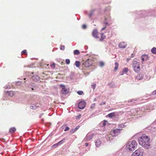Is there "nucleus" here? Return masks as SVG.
<instances>
[{
    "label": "nucleus",
    "mask_w": 156,
    "mask_h": 156,
    "mask_svg": "<svg viewBox=\"0 0 156 156\" xmlns=\"http://www.w3.org/2000/svg\"><path fill=\"white\" fill-rule=\"evenodd\" d=\"M150 138L146 134L142 135L139 137L138 141L140 145L146 149H148L150 147Z\"/></svg>",
    "instance_id": "1"
},
{
    "label": "nucleus",
    "mask_w": 156,
    "mask_h": 156,
    "mask_svg": "<svg viewBox=\"0 0 156 156\" xmlns=\"http://www.w3.org/2000/svg\"><path fill=\"white\" fill-rule=\"evenodd\" d=\"M137 143L135 140H133L132 141H129L127 143L126 146V149L129 151H133Z\"/></svg>",
    "instance_id": "2"
},
{
    "label": "nucleus",
    "mask_w": 156,
    "mask_h": 156,
    "mask_svg": "<svg viewBox=\"0 0 156 156\" xmlns=\"http://www.w3.org/2000/svg\"><path fill=\"white\" fill-rule=\"evenodd\" d=\"M143 150L141 148H139L136 150L133 154L136 156H143Z\"/></svg>",
    "instance_id": "3"
},
{
    "label": "nucleus",
    "mask_w": 156,
    "mask_h": 156,
    "mask_svg": "<svg viewBox=\"0 0 156 156\" xmlns=\"http://www.w3.org/2000/svg\"><path fill=\"white\" fill-rule=\"evenodd\" d=\"M92 60L88 59L83 63L82 67H88L92 65Z\"/></svg>",
    "instance_id": "4"
},
{
    "label": "nucleus",
    "mask_w": 156,
    "mask_h": 156,
    "mask_svg": "<svg viewBox=\"0 0 156 156\" xmlns=\"http://www.w3.org/2000/svg\"><path fill=\"white\" fill-rule=\"evenodd\" d=\"M60 87L61 90V93L62 94H66L68 93L69 90L66 89L64 85L61 84Z\"/></svg>",
    "instance_id": "5"
},
{
    "label": "nucleus",
    "mask_w": 156,
    "mask_h": 156,
    "mask_svg": "<svg viewBox=\"0 0 156 156\" xmlns=\"http://www.w3.org/2000/svg\"><path fill=\"white\" fill-rule=\"evenodd\" d=\"M121 129H115L112 130L111 133L112 135V136H116L120 133Z\"/></svg>",
    "instance_id": "6"
},
{
    "label": "nucleus",
    "mask_w": 156,
    "mask_h": 156,
    "mask_svg": "<svg viewBox=\"0 0 156 156\" xmlns=\"http://www.w3.org/2000/svg\"><path fill=\"white\" fill-rule=\"evenodd\" d=\"M86 103L84 101H81L78 104V107L79 109H83L85 107Z\"/></svg>",
    "instance_id": "7"
},
{
    "label": "nucleus",
    "mask_w": 156,
    "mask_h": 156,
    "mask_svg": "<svg viewBox=\"0 0 156 156\" xmlns=\"http://www.w3.org/2000/svg\"><path fill=\"white\" fill-rule=\"evenodd\" d=\"M92 35L93 37L96 38H98L99 37L98 36V32L97 29H94L92 33Z\"/></svg>",
    "instance_id": "8"
},
{
    "label": "nucleus",
    "mask_w": 156,
    "mask_h": 156,
    "mask_svg": "<svg viewBox=\"0 0 156 156\" xmlns=\"http://www.w3.org/2000/svg\"><path fill=\"white\" fill-rule=\"evenodd\" d=\"M150 133L153 135L156 136V127H152L150 130Z\"/></svg>",
    "instance_id": "9"
},
{
    "label": "nucleus",
    "mask_w": 156,
    "mask_h": 156,
    "mask_svg": "<svg viewBox=\"0 0 156 156\" xmlns=\"http://www.w3.org/2000/svg\"><path fill=\"white\" fill-rule=\"evenodd\" d=\"M31 79L34 80V81L36 82L40 80V77L37 75H35L31 76Z\"/></svg>",
    "instance_id": "10"
},
{
    "label": "nucleus",
    "mask_w": 156,
    "mask_h": 156,
    "mask_svg": "<svg viewBox=\"0 0 156 156\" xmlns=\"http://www.w3.org/2000/svg\"><path fill=\"white\" fill-rule=\"evenodd\" d=\"M149 57L148 56L146 55H143L141 57V59L142 62L144 61H147Z\"/></svg>",
    "instance_id": "11"
},
{
    "label": "nucleus",
    "mask_w": 156,
    "mask_h": 156,
    "mask_svg": "<svg viewBox=\"0 0 156 156\" xmlns=\"http://www.w3.org/2000/svg\"><path fill=\"white\" fill-rule=\"evenodd\" d=\"M133 68H140L139 63L137 62L136 61H135L133 62Z\"/></svg>",
    "instance_id": "12"
},
{
    "label": "nucleus",
    "mask_w": 156,
    "mask_h": 156,
    "mask_svg": "<svg viewBox=\"0 0 156 156\" xmlns=\"http://www.w3.org/2000/svg\"><path fill=\"white\" fill-rule=\"evenodd\" d=\"M93 135H87L84 139L85 141H88L90 140L93 137Z\"/></svg>",
    "instance_id": "13"
},
{
    "label": "nucleus",
    "mask_w": 156,
    "mask_h": 156,
    "mask_svg": "<svg viewBox=\"0 0 156 156\" xmlns=\"http://www.w3.org/2000/svg\"><path fill=\"white\" fill-rule=\"evenodd\" d=\"M126 46V44L124 42H121L119 44L120 48H125Z\"/></svg>",
    "instance_id": "14"
},
{
    "label": "nucleus",
    "mask_w": 156,
    "mask_h": 156,
    "mask_svg": "<svg viewBox=\"0 0 156 156\" xmlns=\"http://www.w3.org/2000/svg\"><path fill=\"white\" fill-rule=\"evenodd\" d=\"M113 136H112V135L111 134V133L110 134L107 135L106 138L108 141H110L113 139L112 137Z\"/></svg>",
    "instance_id": "15"
},
{
    "label": "nucleus",
    "mask_w": 156,
    "mask_h": 156,
    "mask_svg": "<svg viewBox=\"0 0 156 156\" xmlns=\"http://www.w3.org/2000/svg\"><path fill=\"white\" fill-rule=\"evenodd\" d=\"M39 106V104H37L36 105L33 104L30 106V108L31 109H35Z\"/></svg>",
    "instance_id": "16"
},
{
    "label": "nucleus",
    "mask_w": 156,
    "mask_h": 156,
    "mask_svg": "<svg viewBox=\"0 0 156 156\" xmlns=\"http://www.w3.org/2000/svg\"><path fill=\"white\" fill-rule=\"evenodd\" d=\"M95 145L96 147H99L101 144V140L98 139L95 142Z\"/></svg>",
    "instance_id": "17"
},
{
    "label": "nucleus",
    "mask_w": 156,
    "mask_h": 156,
    "mask_svg": "<svg viewBox=\"0 0 156 156\" xmlns=\"http://www.w3.org/2000/svg\"><path fill=\"white\" fill-rule=\"evenodd\" d=\"M6 92L8 93V95L10 97L13 96L15 94V93L13 91H11L9 92L7 91Z\"/></svg>",
    "instance_id": "18"
},
{
    "label": "nucleus",
    "mask_w": 156,
    "mask_h": 156,
    "mask_svg": "<svg viewBox=\"0 0 156 156\" xmlns=\"http://www.w3.org/2000/svg\"><path fill=\"white\" fill-rule=\"evenodd\" d=\"M108 85L110 87H115V84L113 82L108 83Z\"/></svg>",
    "instance_id": "19"
},
{
    "label": "nucleus",
    "mask_w": 156,
    "mask_h": 156,
    "mask_svg": "<svg viewBox=\"0 0 156 156\" xmlns=\"http://www.w3.org/2000/svg\"><path fill=\"white\" fill-rule=\"evenodd\" d=\"M108 117L110 118H112L113 117H114L115 116V112H112L110 113L108 115Z\"/></svg>",
    "instance_id": "20"
},
{
    "label": "nucleus",
    "mask_w": 156,
    "mask_h": 156,
    "mask_svg": "<svg viewBox=\"0 0 156 156\" xmlns=\"http://www.w3.org/2000/svg\"><path fill=\"white\" fill-rule=\"evenodd\" d=\"M128 71V69H123L121 73L120 74L121 75H122L126 73Z\"/></svg>",
    "instance_id": "21"
},
{
    "label": "nucleus",
    "mask_w": 156,
    "mask_h": 156,
    "mask_svg": "<svg viewBox=\"0 0 156 156\" xmlns=\"http://www.w3.org/2000/svg\"><path fill=\"white\" fill-rule=\"evenodd\" d=\"M16 130V129L15 127H12L10 128L9 131L10 133H14Z\"/></svg>",
    "instance_id": "22"
},
{
    "label": "nucleus",
    "mask_w": 156,
    "mask_h": 156,
    "mask_svg": "<svg viewBox=\"0 0 156 156\" xmlns=\"http://www.w3.org/2000/svg\"><path fill=\"white\" fill-rule=\"evenodd\" d=\"M105 36L104 34L103 33H102L101 34V38L100 39V41H103L104 39L105 38Z\"/></svg>",
    "instance_id": "23"
},
{
    "label": "nucleus",
    "mask_w": 156,
    "mask_h": 156,
    "mask_svg": "<svg viewBox=\"0 0 156 156\" xmlns=\"http://www.w3.org/2000/svg\"><path fill=\"white\" fill-rule=\"evenodd\" d=\"M107 123L108 122L107 121L104 120L103 122L101 123L100 125L102 126H105Z\"/></svg>",
    "instance_id": "24"
},
{
    "label": "nucleus",
    "mask_w": 156,
    "mask_h": 156,
    "mask_svg": "<svg viewBox=\"0 0 156 156\" xmlns=\"http://www.w3.org/2000/svg\"><path fill=\"white\" fill-rule=\"evenodd\" d=\"M143 76L142 74L136 76V79L139 80H140L143 79Z\"/></svg>",
    "instance_id": "25"
},
{
    "label": "nucleus",
    "mask_w": 156,
    "mask_h": 156,
    "mask_svg": "<svg viewBox=\"0 0 156 156\" xmlns=\"http://www.w3.org/2000/svg\"><path fill=\"white\" fill-rule=\"evenodd\" d=\"M75 65L77 67H79L80 65V62L79 61H76L75 62Z\"/></svg>",
    "instance_id": "26"
},
{
    "label": "nucleus",
    "mask_w": 156,
    "mask_h": 156,
    "mask_svg": "<svg viewBox=\"0 0 156 156\" xmlns=\"http://www.w3.org/2000/svg\"><path fill=\"white\" fill-rule=\"evenodd\" d=\"M151 51L153 54H156V48H153L151 50Z\"/></svg>",
    "instance_id": "27"
},
{
    "label": "nucleus",
    "mask_w": 156,
    "mask_h": 156,
    "mask_svg": "<svg viewBox=\"0 0 156 156\" xmlns=\"http://www.w3.org/2000/svg\"><path fill=\"white\" fill-rule=\"evenodd\" d=\"M74 54L75 55H78L80 54V52L78 50H75L73 51Z\"/></svg>",
    "instance_id": "28"
},
{
    "label": "nucleus",
    "mask_w": 156,
    "mask_h": 156,
    "mask_svg": "<svg viewBox=\"0 0 156 156\" xmlns=\"http://www.w3.org/2000/svg\"><path fill=\"white\" fill-rule=\"evenodd\" d=\"M34 86H33V85H32V84H27L26 85V86L27 87H28L30 89H31L32 87H33Z\"/></svg>",
    "instance_id": "29"
},
{
    "label": "nucleus",
    "mask_w": 156,
    "mask_h": 156,
    "mask_svg": "<svg viewBox=\"0 0 156 156\" xmlns=\"http://www.w3.org/2000/svg\"><path fill=\"white\" fill-rule=\"evenodd\" d=\"M65 140V139L64 138L62 140L58 142V144L59 145H60L62 144L63 143V141Z\"/></svg>",
    "instance_id": "30"
},
{
    "label": "nucleus",
    "mask_w": 156,
    "mask_h": 156,
    "mask_svg": "<svg viewBox=\"0 0 156 156\" xmlns=\"http://www.w3.org/2000/svg\"><path fill=\"white\" fill-rule=\"evenodd\" d=\"M22 83V82L20 81H18L16 82V84L18 86L20 85Z\"/></svg>",
    "instance_id": "31"
},
{
    "label": "nucleus",
    "mask_w": 156,
    "mask_h": 156,
    "mask_svg": "<svg viewBox=\"0 0 156 156\" xmlns=\"http://www.w3.org/2000/svg\"><path fill=\"white\" fill-rule=\"evenodd\" d=\"M125 127V125L123 124H121L119 125V128H124Z\"/></svg>",
    "instance_id": "32"
},
{
    "label": "nucleus",
    "mask_w": 156,
    "mask_h": 156,
    "mask_svg": "<svg viewBox=\"0 0 156 156\" xmlns=\"http://www.w3.org/2000/svg\"><path fill=\"white\" fill-rule=\"evenodd\" d=\"M77 94L79 95H81L83 94V91L81 90H79L77 91Z\"/></svg>",
    "instance_id": "33"
},
{
    "label": "nucleus",
    "mask_w": 156,
    "mask_h": 156,
    "mask_svg": "<svg viewBox=\"0 0 156 156\" xmlns=\"http://www.w3.org/2000/svg\"><path fill=\"white\" fill-rule=\"evenodd\" d=\"M115 66L114 68H118L119 66V64L117 62H115Z\"/></svg>",
    "instance_id": "34"
},
{
    "label": "nucleus",
    "mask_w": 156,
    "mask_h": 156,
    "mask_svg": "<svg viewBox=\"0 0 156 156\" xmlns=\"http://www.w3.org/2000/svg\"><path fill=\"white\" fill-rule=\"evenodd\" d=\"M65 46L64 45H61L60 47V49L62 50H65Z\"/></svg>",
    "instance_id": "35"
},
{
    "label": "nucleus",
    "mask_w": 156,
    "mask_h": 156,
    "mask_svg": "<svg viewBox=\"0 0 156 156\" xmlns=\"http://www.w3.org/2000/svg\"><path fill=\"white\" fill-rule=\"evenodd\" d=\"M66 62L67 64H69L70 62V61L69 59H67L66 60Z\"/></svg>",
    "instance_id": "36"
},
{
    "label": "nucleus",
    "mask_w": 156,
    "mask_h": 156,
    "mask_svg": "<svg viewBox=\"0 0 156 156\" xmlns=\"http://www.w3.org/2000/svg\"><path fill=\"white\" fill-rule=\"evenodd\" d=\"M96 84L95 83H94L92 84L91 85V87L93 88V89L94 90L95 89L96 87Z\"/></svg>",
    "instance_id": "37"
},
{
    "label": "nucleus",
    "mask_w": 156,
    "mask_h": 156,
    "mask_svg": "<svg viewBox=\"0 0 156 156\" xmlns=\"http://www.w3.org/2000/svg\"><path fill=\"white\" fill-rule=\"evenodd\" d=\"M27 51L26 50H24L22 51V54H27Z\"/></svg>",
    "instance_id": "38"
},
{
    "label": "nucleus",
    "mask_w": 156,
    "mask_h": 156,
    "mask_svg": "<svg viewBox=\"0 0 156 156\" xmlns=\"http://www.w3.org/2000/svg\"><path fill=\"white\" fill-rule=\"evenodd\" d=\"M104 64H104V62H101L100 63V66L101 67H102V66H103L104 65Z\"/></svg>",
    "instance_id": "39"
},
{
    "label": "nucleus",
    "mask_w": 156,
    "mask_h": 156,
    "mask_svg": "<svg viewBox=\"0 0 156 156\" xmlns=\"http://www.w3.org/2000/svg\"><path fill=\"white\" fill-rule=\"evenodd\" d=\"M55 63H53L52 64H51L50 65L51 67V68H55Z\"/></svg>",
    "instance_id": "40"
},
{
    "label": "nucleus",
    "mask_w": 156,
    "mask_h": 156,
    "mask_svg": "<svg viewBox=\"0 0 156 156\" xmlns=\"http://www.w3.org/2000/svg\"><path fill=\"white\" fill-rule=\"evenodd\" d=\"M31 89L32 91L36 90V87L34 86L32 87Z\"/></svg>",
    "instance_id": "41"
},
{
    "label": "nucleus",
    "mask_w": 156,
    "mask_h": 156,
    "mask_svg": "<svg viewBox=\"0 0 156 156\" xmlns=\"http://www.w3.org/2000/svg\"><path fill=\"white\" fill-rule=\"evenodd\" d=\"M69 129V128L68 127L66 126V127L65 129H64V131H67V130H68Z\"/></svg>",
    "instance_id": "42"
},
{
    "label": "nucleus",
    "mask_w": 156,
    "mask_h": 156,
    "mask_svg": "<svg viewBox=\"0 0 156 156\" xmlns=\"http://www.w3.org/2000/svg\"><path fill=\"white\" fill-rule=\"evenodd\" d=\"M58 146H59V145L58 144V143H57V144H54L53 146V147H57Z\"/></svg>",
    "instance_id": "43"
},
{
    "label": "nucleus",
    "mask_w": 156,
    "mask_h": 156,
    "mask_svg": "<svg viewBox=\"0 0 156 156\" xmlns=\"http://www.w3.org/2000/svg\"><path fill=\"white\" fill-rule=\"evenodd\" d=\"M80 127L79 126H76L74 129L76 131Z\"/></svg>",
    "instance_id": "44"
},
{
    "label": "nucleus",
    "mask_w": 156,
    "mask_h": 156,
    "mask_svg": "<svg viewBox=\"0 0 156 156\" xmlns=\"http://www.w3.org/2000/svg\"><path fill=\"white\" fill-rule=\"evenodd\" d=\"M86 27H87V26H86V25L83 24V26H82V28L83 29H85V28H86Z\"/></svg>",
    "instance_id": "45"
},
{
    "label": "nucleus",
    "mask_w": 156,
    "mask_h": 156,
    "mask_svg": "<svg viewBox=\"0 0 156 156\" xmlns=\"http://www.w3.org/2000/svg\"><path fill=\"white\" fill-rule=\"evenodd\" d=\"M136 101L135 99H131V100H129L128 102H132L133 101Z\"/></svg>",
    "instance_id": "46"
},
{
    "label": "nucleus",
    "mask_w": 156,
    "mask_h": 156,
    "mask_svg": "<svg viewBox=\"0 0 156 156\" xmlns=\"http://www.w3.org/2000/svg\"><path fill=\"white\" fill-rule=\"evenodd\" d=\"M152 94L153 95L156 94V90H154L152 92Z\"/></svg>",
    "instance_id": "47"
},
{
    "label": "nucleus",
    "mask_w": 156,
    "mask_h": 156,
    "mask_svg": "<svg viewBox=\"0 0 156 156\" xmlns=\"http://www.w3.org/2000/svg\"><path fill=\"white\" fill-rule=\"evenodd\" d=\"M75 132V130L74 129H72L70 131V132L71 133H73Z\"/></svg>",
    "instance_id": "48"
},
{
    "label": "nucleus",
    "mask_w": 156,
    "mask_h": 156,
    "mask_svg": "<svg viewBox=\"0 0 156 156\" xmlns=\"http://www.w3.org/2000/svg\"><path fill=\"white\" fill-rule=\"evenodd\" d=\"M81 116V115H77V116H76V119H79V118H80V117Z\"/></svg>",
    "instance_id": "49"
},
{
    "label": "nucleus",
    "mask_w": 156,
    "mask_h": 156,
    "mask_svg": "<svg viewBox=\"0 0 156 156\" xmlns=\"http://www.w3.org/2000/svg\"><path fill=\"white\" fill-rule=\"evenodd\" d=\"M105 104V102H102L100 104V105H104Z\"/></svg>",
    "instance_id": "50"
},
{
    "label": "nucleus",
    "mask_w": 156,
    "mask_h": 156,
    "mask_svg": "<svg viewBox=\"0 0 156 156\" xmlns=\"http://www.w3.org/2000/svg\"><path fill=\"white\" fill-rule=\"evenodd\" d=\"M140 69H134V71L136 72H137L139 71Z\"/></svg>",
    "instance_id": "51"
},
{
    "label": "nucleus",
    "mask_w": 156,
    "mask_h": 156,
    "mask_svg": "<svg viewBox=\"0 0 156 156\" xmlns=\"http://www.w3.org/2000/svg\"><path fill=\"white\" fill-rule=\"evenodd\" d=\"M94 106H95V104H92V105H91V108H92V107H94Z\"/></svg>",
    "instance_id": "52"
},
{
    "label": "nucleus",
    "mask_w": 156,
    "mask_h": 156,
    "mask_svg": "<svg viewBox=\"0 0 156 156\" xmlns=\"http://www.w3.org/2000/svg\"><path fill=\"white\" fill-rule=\"evenodd\" d=\"M6 89H7V88H10V86H8L6 87Z\"/></svg>",
    "instance_id": "53"
},
{
    "label": "nucleus",
    "mask_w": 156,
    "mask_h": 156,
    "mask_svg": "<svg viewBox=\"0 0 156 156\" xmlns=\"http://www.w3.org/2000/svg\"><path fill=\"white\" fill-rule=\"evenodd\" d=\"M88 143H86L85 144V146L87 147V146H88Z\"/></svg>",
    "instance_id": "54"
},
{
    "label": "nucleus",
    "mask_w": 156,
    "mask_h": 156,
    "mask_svg": "<svg viewBox=\"0 0 156 156\" xmlns=\"http://www.w3.org/2000/svg\"><path fill=\"white\" fill-rule=\"evenodd\" d=\"M92 15H93V13H91L89 15L90 17H91Z\"/></svg>",
    "instance_id": "55"
},
{
    "label": "nucleus",
    "mask_w": 156,
    "mask_h": 156,
    "mask_svg": "<svg viewBox=\"0 0 156 156\" xmlns=\"http://www.w3.org/2000/svg\"><path fill=\"white\" fill-rule=\"evenodd\" d=\"M106 28V26L102 28V30H105V29Z\"/></svg>",
    "instance_id": "56"
},
{
    "label": "nucleus",
    "mask_w": 156,
    "mask_h": 156,
    "mask_svg": "<svg viewBox=\"0 0 156 156\" xmlns=\"http://www.w3.org/2000/svg\"><path fill=\"white\" fill-rule=\"evenodd\" d=\"M135 112H136V110H135V109H133V110H132V111H131V112H135Z\"/></svg>",
    "instance_id": "57"
},
{
    "label": "nucleus",
    "mask_w": 156,
    "mask_h": 156,
    "mask_svg": "<svg viewBox=\"0 0 156 156\" xmlns=\"http://www.w3.org/2000/svg\"><path fill=\"white\" fill-rule=\"evenodd\" d=\"M43 114H43V113H41V115H40V118H41V116L43 115Z\"/></svg>",
    "instance_id": "58"
},
{
    "label": "nucleus",
    "mask_w": 156,
    "mask_h": 156,
    "mask_svg": "<svg viewBox=\"0 0 156 156\" xmlns=\"http://www.w3.org/2000/svg\"><path fill=\"white\" fill-rule=\"evenodd\" d=\"M23 79H24V80H26V79H27V80H26V81H27V80H28V79H27V78H24Z\"/></svg>",
    "instance_id": "59"
},
{
    "label": "nucleus",
    "mask_w": 156,
    "mask_h": 156,
    "mask_svg": "<svg viewBox=\"0 0 156 156\" xmlns=\"http://www.w3.org/2000/svg\"><path fill=\"white\" fill-rule=\"evenodd\" d=\"M136 115V113H135V114H133L132 115H134V116L135 115Z\"/></svg>",
    "instance_id": "60"
},
{
    "label": "nucleus",
    "mask_w": 156,
    "mask_h": 156,
    "mask_svg": "<svg viewBox=\"0 0 156 156\" xmlns=\"http://www.w3.org/2000/svg\"><path fill=\"white\" fill-rule=\"evenodd\" d=\"M96 101V98H95L94 99V101Z\"/></svg>",
    "instance_id": "61"
},
{
    "label": "nucleus",
    "mask_w": 156,
    "mask_h": 156,
    "mask_svg": "<svg viewBox=\"0 0 156 156\" xmlns=\"http://www.w3.org/2000/svg\"><path fill=\"white\" fill-rule=\"evenodd\" d=\"M65 126H63H63H62V128H63Z\"/></svg>",
    "instance_id": "62"
},
{
    "label": "nucleus",
    "mask_w": 156,
    "mask_h": 156,
    "mask_svg": "<svg viewBox=\"0 0 156 156\" xmlns=\"http://www.w3.org/2000/svg\"><path fill=\"white\" fill-rule=\"evenodd\" d=\"M115 69V71H116V70H117V69Z\"/></svg>",
    "instance_id": "63"
},
{
    "label": "nucleus",
    "mask_w": 156,
    "mask_h": 156,
    "mask_svg": "<svg viewBox=\"0 0 156 156\" xmlns=\"http://www.w3.org/2000/svg\"><path fill=\"white\" fill-rule=\"evenodd\" d=\"M42 121H43V119H42Z\"/></svg>",
    "instance_id": "64"
}]
</instances>
